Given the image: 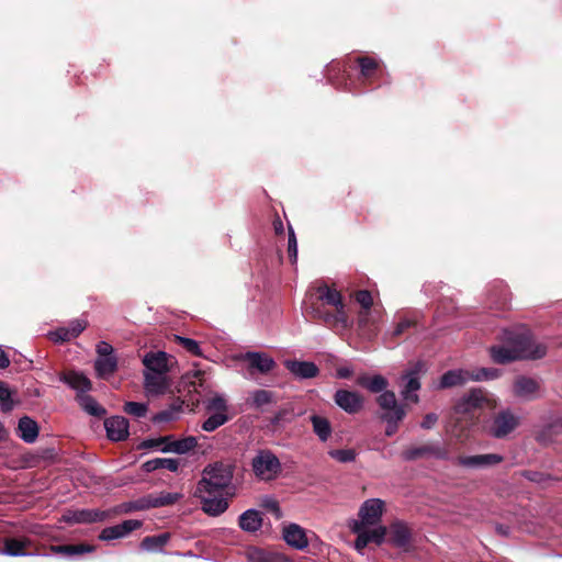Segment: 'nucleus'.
I'll return each instance as SVG.
<instances>
[{"label": "nucleus", "instance_id": "nucleus-1", "mask_svg": "<svg viewBox=\"0 0 562 562\" xmlns=\"http://www.w3.org/2000/svg\"><path fill=\"white\" fill-rule=\"evenodd\" d=\"M502 346L491 348L494 362L505 364L516 360H537L547 353V346L532 339L527 329L504 330Z\"/></svg>", "mask_w": 562, "mask_h": 562}, {"label": "nucleus", "instance_id": "nucleus-2", "mask_svg": "<svg viewBox=\"0 0 562 562\" xmlns=\"http://www.w3.org/2000/svg\"><path fill=\"white\" fill-rule=\"evenodd\" d=\"M385 503L381 498H369L362 503L359 508V519L353 520L350 529L357 535L355 549L362 553L370 542L378 546L384 542L386 536V527L380 525Z\"/></svg>", "mask_w": 562, "mask_h": 562}, {"label": "nucleus", "instance_id": "nucleus-3", "mask_svg": "<svg viewBox=\"0 0 562 562\" xmlns=\"http://www.w3.org/2000/svg\"><path fill=\"white\" fill-rule=\"evenodd\" d=\"M233 471L231 467L223 463L207 465L202 473L196 488L199 493L217 492L221 493L232 482Z\"/></svg>", "mask_w": 562, "mask_h": 562}, {"label": "nucleus", "instance_id": "nucleus-4", "mask_svg": "<svg viewBox=\"0 0 562 562\" xmlns=\"http://www.w3.org/2000/svg\"><path fill=\"white\" fill-rule=\"evenodd\" d=\"M255 475L262 481L274 480L281 472L279 458L268 449L258 450L251 460Z\"/></svg>", "mask_w": 562, "mask_h": 562}, {"label": "nucleus", "instance_id": "nucleus-5", "mask_svg": "<svg viewBox=\"0 0 562 562\" xmlns=\"http://www.w3.org/2000/svg\"><path fill=\"white\" fill-rule=\"evenodd\" d=\"M520 424V417L509 408L502 409L493 416L487 432L490 436L502 439L513 432Z\"/></svg>", "mask_w": 562, "mask_h": 562}, {"label": "nucleus", "instance_id": "nucleus-6", "mask_svg": "<svg viewBox=\"0 0 562 562\" xmlns=\"http://www.w3.org/2000/svg\"><path fill=\"white\" fill-rule=\"evenodd\" d=\"M487 402L485 393L481 389H472L469 393L461 396L454 404V413L473 419Z\"/></svg>", "mask_w": 562, "mask_h": 562}, {"label": "nucleus", "instance_id": "nucleus-7", "mask_svg": "<svg viewBox=\"0 0 562 562\" xmlns=\"http://www.w3.org/2000/svg\"><path fill=\"white\" fill-rule=\"evenodd\" d=\"M405 461H413L420 458H435L438 460H448L449 452L447 448L439 443H429L419 447H412L403 452Z\"/></svg>", "mask_w": 562, "mask_h": 562}, {"label": "nucleus", "instance_id": "nucleus-8", "mask_svg": "<svg viewBox=\"0 0 562 562\" xmlns=\"http://www.w3.org/2000/svg\"><path fill=\"white\" fill-rule=\"evenodd\" d=\"M313 316L322 319L329 328L341 331L352 326L347 311H336V313L323 312L319 308H313Z\"/></svg>", "mask_w": 562, "mask_h": 562}, {"label": "nucleus", "instance_id": "nucleus-9", "mask_svg": "<svg viewBox=\"0 0 562 562\" xmlns=\"http://www.w3.org/2000/svg\"><path fill=\"white\" fill-rule=\"evenodd\" d=\"M217 492L199 493L198 490L194 492V495L201 501L203 512L210 516H218L228 507L227 501L217 497Z\"/></svg>", "mask_w": 562, "mask_h": 562}, {"label": "nucleus", "instance_id": "nucleus-10", "mask_svg": "<svg viewBox=\"0 0 562 562\" xmlns=\"http://www.w3.org/2000/svg\"><path fill=\"white\" fill-rule=\"evenodd\" d=\"M109 517L108 512L99 509L69 510L63 515V520L68 524H91L103 521Z\"/></svg>", "mask_w": 562, "mask_h": 562}, {"label": "nucleus", "instance_id": "nucleus-11", "mask_svg": "<svg viewBox=\"0 0 562 562\" xmlns=\"http://www.w3.org/2000/svg\"><path fill=\"white\" fill-rule=\"evenodd\" d=\"M142 526V521L136 519L124 520L122 524L104 528L99 539L102 541H111L121 539L128 536L132 531L138 529Z\"/></svg>", "mask_w": 562, "mask_h": 562}, {"label": "nucleus", "instance_id": "nucleus-12", "mask_svg": "<svg viewBox=\"0 0 562 562\" xmlns=\"http://www.w3.org/2000/svg\"><path fill=\"white\" fill-rule=\"evenodd\" d=\"M560 426L559 417L551 416L537 430L536 440L542 446L554 442L558 436L562 434Z\"/></svg>", "mask_w": 562, "mask_h": 562}, {"label": "nucleus", "instance_id": "nucleus-13", "mask_svg": "<svg viewBox=\"0 0 562 562\" xmlns=\"http://www.w3.org/2000/svg\"><path fill=\"white\" fill-rule=\"evenodd\" d=\"M106 436L112 441H122L128 437V420L123 416H112L104 420Z\"/></svg>", "mask_w": 562, "mask_h": 562}, {"label": "nucleus", "instance_id": "nucleus-14", "mask_svg": "<svg viewBox=\"0 0 562 562\" xmlns=\"http://www.w3.org/2000/svg\"><path fill=\"white\" fill-rule=\"evenodd\" d=\"M283 539L292 548L304 550L308 546L305 530L297 524L291 522L283 527Z\"/></svg>", "mask_w": 562, "mask_h": 562}, {"label": "nucleus", "instance_id": "nucleus-15", "mask_svg": "<svg viewBox=\"0 0 562 562\" xmlns=\"http://www.w3.org/2000/svg\"><path fill=\"white\" fill-rule=\"evenodd\" d=\"M504 460L503 456L497 453L476 454L470 457H459L458 464L464 468H488L501 463Z\"/></svg>", "mask_w": 562, "mask_h": 562}, {"label": "nucleus", "instance_id": "nucleus-16", "mask_svg": "<svg viewBox=\"0 0 562 562\" xmlns=\"http://www.w3.org/2000/svg\"><path fill=\"white\" fill-rule=\"evenodd\" d=\"M334 400L337 406L349 414L357 413L363 405V400L359 394L347 390H338Z\"/></svg>", "mask_w": 562, "mask_h": 562}, {"label": "nucleus", "instance_id": "nucleus-17", "mask_svg": "<svg viewBox=\"0 0 562 562\" xmlns=\"http://www.w3.org/2000/svg\"><path fill=\"white\" fill-rule=\"evenodd\" d=\"M169 356L165 351H150L147 352L142 362L145 367L144 372L153 373H168L169 371Z\"/></svg>", "mask_w": 562, "mask_h": 562}, {"label": "nucleus", "instance_id": "nucleus-18", "mask_svg": "<svg viewBox=\"0 0 562 562\" xmlns=\"http://www.w3.org/2000/svg\"><path fill=\"white\" fill-rule=\"evenodd\" d=\"M284 366L300 380L312 379L319 373L318 367L312 361L285 360Z\"/></svg>", "mask_w": 562, "mask_h": 562}, {"label": "nucleus", "instance_id": "nucleus-19", "mask_svg": "<svg viewBox=\"0 0 562 562\" xmlns=\"http://www.w3.org/2000/svg\"><path fill=\"white\" fill-rule=\"evenodd\" d=\"M168 386L167 373L144 372V389L148 395H161Z\"/></svg>", "mask_w": 562, "mask_h": 562}, {"label": "nucleus", "instance_id": "nucleus-20", "mask_svg": "<svg viewBox=\"0 0 562 562\" xmlns=\"http://www.w3.org/2000/svg\"><path fill=\"white\" fill-rule=\"evenodd\" d=\"M241 360L248 361L251 369L260 373H268L276 367V361L263 352L248 351L240 356Z\"/></svg>", "mask_w": 562, "mask_h": 562}, {"label": "nucleus", "instance_id": "nucleus-21", "mask_svg": "<svg viewBox=\"0 0 562 562\" xmlns=\"http://www.w3.org/2000/svg\"><path fill=\"white\" fill-rule=\"evenodd\" d=\"M513 387L514 394L526 401L536 398L539 391L538 382L527 376L517 378Z\"/></svg>", "mask_w": 562, "mask_h": 562}, {"label": "nucleus", "instance_id": "nucleus-22", "mask_svg": "<svg viewBox=\"0 0 562 562\" xmlns=\"http://www.w3.org/2000/svg\"><path fill=\"white\" fill-rule=\"evenodd\" d=\"M59 380L66 383L77 394H87L91 390V381L81 372L70 371L60 375Z\"/></svg>", "mask_w": 562, "mask_h": 562}, {"label": "nucleus", "instance_id": "nucleus-23", "mask_svg": "<svg viewBox=\"0 0 562 562\" xmlns=\"http://www.w3.org/2000/svg\"><path fill=\"white\" fill-rule=\"evenodd\" d=\"M198 446V438L194 436H188L178 440H169L167 445L160 448L164 453L173 452L178 454H184L193 450Z\"/></svg>", "mask_w": 562, "mask_h": 562}, {"label": "nucleus", "instance_id": "nucleus-24", "mask_svg": "<svg viewBox=\"0 0 562 562\" xmlns=\"http://www.w3.org/2000/svg\"><path fill=\"white\" fill-rule=\"evenodd\" d=\"M18 436L26 443H33L38 437V425L29 416L20 418Z\"/></svg>", "mask_w": 562, "mask_h": 562}, {"label": "nucleus", "instance_id": "nucleus-25", "mask_svg": "<svg viewBox=\"0 0 562 562\" xmlns=\"http://www.w3.org/2000/svg\"><path fill=\"white\" fill-rule=\"evenodd\" d=\"M390 540L397 548L407 547L411 541V531L408 527L401 521L392 524L390 527Z\"/></svg>", "mask_w": 562, "mask_h": 562}, {"label": "nucleus", "instance_id": "nucleus-26", "mask_svg": "<svg viewBox=\"0 0 562 562\" xmlns=\"http://www.w3.org/2000/svg\"><path fill=\"white\" fill-rule=\"evenodd\" d=\"M470 380V371L468 370H449L442 374L439 387L447 389L458 385H463Z\"/></svg>", "mask_w": 562, "mask_h": 562}, {"label": "nucleus", "instance_id": "nucleus-27", "mask_svg": "<svg viewBox=\"0 0 562 562\" xmlns=\"http://www.w3.org/2000/svg\"><path fill=\"white\" fill-rule=\"evenodd\" d=\"M317 293L321 301L334 306L336 311H346L342 296L336 289L324 284L317 288Z\"/></svg>", "mask_w": 562, "mask_h": 562}, {"label": "nucleus", "instance_id": "nucleus-28", "mask_svg": "<svg viewBox=\"0 0 562 562\" xmlns=\"http://www.w3.org/2000/svg\"><path fill=\"white\" fill-rule=\"evenodd\" d=\"M117 369V357H97L94 362V370L97 376L100 379H109L114 374Z\"/></svg>", "mask_w": 562, "mask_h": 562}, {"label": "nucleus", "instance_id": "nucleus-29", "mask_svg": "<svg viewBox=\"0 0 562 562\" xmlns=\"http://www.w3.org/2000/svg\"><path fill=\"white\" fill-rule=\"evenodd\" d=\"M31 544L29 539H5L1 553L10 557H24L29 555L25 549Z\"/></svg>", "mask_w": 562, "mask_h": 562}, {"label": "nucleus", "instance_id": "nucleus-30", "mask_svg": "<svg viewBox=\"0 0 562 562\" xmlns=\"http://www.w3.org/2000/svg\"><path fill=\"white\" fill-rule=\"evenodd\" d=\"M403 381H405V386L402 391V395L406 400H413L414 402H418V396L416 394L411 395V393H415L420 389V382L418 378V369L411 370L406 372L402 376Z\"/></svg>", "mask_w": 562, "mask_h": 562}, {"label": "nucleus", "instance_id": "nucleus-31", "mask_svg": "<svg viewBox=\"0 0 562 562\" xmlns=\"http://www.w3.org/2000/svg\"><path fill=\"white\" fill-rule=\"evenodd\" d=\"M179 467V460L173 458H155L143 463V470L148 473L158 469H167L171 472H177Z\"/></svg>", "mask_w": 562, "mask_h": 562}, {"label": "nucleus", "instance_id": "nucleus-32", "mask_svg": "<svg viewBox=\"0 0 562 562\" xmlns=\"http://www.w3.org/2000/svg\"><path fill=\"white\" fill-rule=\"evenodd\" d=\"M357 384L362 387H366L372 393H380L385 391L389 383L387 380L380 374H375L373 376L362 374L358 376Z\"/></svg>", "mask_w": 562, "mask_h": 562}, {"label": "nucleus", "instance_id": "nucleus-33", "mask_svg": "<svg viewBox=\"0 0 562 562\" xmlns=\"http://www.w3.org/2000/svg\"><path fill=\"white\" fill-rule=\"evenodd\" d=\"M262 524L260 513L256 509H247L239 516V527L248 532L257 531Z\"/></svg>", "mask_w": 562, "mask_h": 562}, {"label": "nucleus", "instance_id": "nucleus-34", "mask_svg": "<svg viewBox=\"0 0 562 562\" xmlns=\"http://www.w3.org/2000/svg\"><path fill=\"white\" fill-rule=\"evenodd\" d=\"M247 402L254 408H262L266 405L274 403L276 395L271 391L258 389L249 393Z\"/></svg>", "mask_w": 562, "mask_h": 562}, {"label": "nucleus", "instance_id": "nucleus-35", "mask_svg": "<svg viewBox=\"0 0 562 562\" xmlns=\"http://www.w3.org/2000/svg\"><path fill=\"white\" fill-rule=\"evenodd\" d=\"M310 419L313 426V431L318 437V439L323 442L327 441L331 435V426L329 420L319 415H312Z\"/></svg>", "mask_w": 562, "mask_h": 562}, {"label": "nucleus", "instance_id": "nucleus-36", "mask_svg": "<svg viewBox=\"0 0 562 562\" xmlns=\"http://www.w3.org/2000/svg\"><path fill=\"white\" fill-rule=\"evenodd\" d=\"M77 400L85 412L91 416L102 417L105 409L90 395L77 394Z\"/></svg>", "mask_w": 562, "mask_h": 562}, {"label": "nucleus", "instance_id": "nucleus-37", "mask_svg": "<svg viewBox=\"0 0 562 562\" xmlns=\"http://www.w3.org/2000/svg\"><path fill=\"white\" fill-rule=\"evenodd\" d=\"M94 547L90 544H67V546H54L52 547V551L54 553L64 554L67 557L83 554V553H91L94 551Z\"/></svg>", "mask_w": 562, "mask_h": 562}, {"label": "nucleus", "instance_id": "nucleus-38", "mask_svg": "<svg viewBox=\"0 0 562 562\" xmlns=\"http://www.w3.org/2000/svg\"><path fill=\"white\" fill-rule=\"evenodd\" d=\"M168 540H169L168 533L145 537L140 542V548L144 551H150V552L160 551L162 549V547L168 542Z\"/></svg>", "mask_w": 562, "mask_h": 562}, {"label": "nucleus", "instance_id": "nucleus-39", "mask_svg": "<svg viewBox=\"0 0 562 562\" xmlns=\"http://www.w3.org/2000/svg\"><path fill=\"white\" fill-rule=\"evenodd\" d=\"M182 495L180 493L160 492L158 495H149L151 508L162 507L177 503Z\"/></svg>", "mask_w": 562, "mask_h": 562}, {"label": "nucleus", "instance_id": "nucleus-40", "mask_svg": "<svg viewBox=\"0 0 562 562\" xmlns=\"http://www.w3.org/2000/svg\"><path fill=\"white\" fill-rule=\"evenodd\" d=\"M405 416L404 408H397L395 413H384L382 415V418L386 422V429L385 435L386 436H393L397 430V424L401 422Z\"/></svg>", "mask_w": 562, "mask_h": 562}, {"label": "nucleus", "instance_id": "nucleus-41", "mask_svg": "<svg viewBox=\"0 0 562 562\" xmlns=\"http://www.w3.org/2000/svg\"><path fill=\"white\" fill-rule=\"evenodd\" d=\"M378 403L385 413H395L397 408H403V406L397 405L395 394L392 391H383L378 397Z\"/></svg>", "mask_w": 562, "mask_h": 562}, {"label": "nucleus", "instance_id": "nucleus-42", "mask_svg": "<svg viewBox=\"0 0 562 562\" xmlns=\"http://www.w3.org/2000/svg\"><path fill=\"white\" fill-rule=\"evenodd\" d=\"M499 375V370L494 368H480L470 371L471 381H491L497 379Z\"/></svg>", "mask_w": 562, "mask_h": 562}, {"label": "nucleus", "instance_id": "nucleus-43", "mask_svg": "<svg viewBox=\"0 0 562 562\" xmlns=\"http://www.w3.org/2000/svg\"><path fill=\"white\" fill-rule=\"evenodd\" d=\"M15 402L12 397V391L8 385L0 381V408L3 413L11 412L14 408Z\"/></svg>", "mask_w": 562, "mask_h": 562}, {"label": "nucleus", "instance_id": "nucleus-44", "mask_svg": "<svg viewBox=\"0 0 562 562\" xmlns=\"http://www.w3.org/2000/svg\"><path fill=\"white\" fill-rule=\"evenodd\" d=\"M228 420V417L225 413L217 412L211 415L202 424V429L204 431L211 432L224 425Z\"/></svg>", "mask_w": 562, "mask_h": 562}, {"label": "nucleus", "instance_id": "nucleus-45", "mask_svg": "<svg viewBox=\"0 0 562 562\" xmlns=\"http://www.w3.org/2000/svg\"><path fill=\"white\" fill-rule=\"evenodd\" d=\"M151 508L149 495L142 497L136 501L127 502L122 504L121 510L124 513L135 512V510H146Z\"/></svg>", "mask_w": 562, "mask_h": 562}, {"label": "nucleus", "instance_id": "nucleus-46", "mask_svg": "<svg viewBox=\"0 0 562 562\" xmlns=\"http://www.w3.org/2000/svg\"><path fill=\"white\" fill-rule=\"evenodd\" d=\"M249 559L251 562H291L282 555H269L261 550H254L250 552Z\"/></svg>", "mask_w": 562, "mask_h": 562}, {"label": "nucleus", "instance_id": "nucleus-47", "mask_svg": "<svg viewBox=\"0 0 562 562\" xmlns=\"http://www.w3.org/2000/svg\"><path fill=\"white\" fill-rule=\"evenodd\" d=\"M147 409L148 407L145 403L126 402L124 405V412L135 417H144Z\"/></svg>", "mask_w": 562, "mask_h": 562}, {"label": "nucleus", "instance_id": "nucleus-48", "mask_svg": "<svg viewBox=\"0 0 562 562\" xmlns=\"http://www.w3.org/2000/svg\"><path fill=\"white\" fill-rule=\"evenodd\" d=\"M358 63L361 76L364 78H369L378 68V61L369 57H361L358 59Z\"/></svg>", "mask_w": 562, "mask_h": 562}, {"label": "nucleus", "instance_id": "nucleus-49", "mask_svg": "<svg viewBox=\"0 0 562 562\" xmlns=\"http://www.w3.org/2000/svg\"><path fill=\"white\" fill-rule=\"evenodd\" d=\"M328 453L333 459L341 463L352 462L356 459V452L352 449L331 450Z\"/></svg>", "mask_w": 562, "mask_h": 562}, {"label": "nucleus", "instance_id": "nucleus-50", "mask_svg": "<svg viewBox=\"0 0 562 562\" xmlns=\"http://www.w3.org/2000/svg\"><path fill=\"white\" fill-rule=\"evenodd\" d=\"M176 338L188 352L193 356H202V350L196 340L181 336H176Z\"/></svg>", "mask_w": 562, "mask_h": 562}, {"label": "nucleus", "instance_id": "nucleus-51", "mask_svg": "<svg viewBox=\"0 0 562 562\" xmlns=\"http://www.w3.org/2000/svg\"><path fill=\"white\" fill-rule=\"evenodd\" d=\"M288 254L291 262L294 265L297 260V240L291 226L289 227Z\"/></svg>", "mask_w": 562, "mask_h": 562}, {"label": "nucleus", "instance_id": "nucleus-52", "mask_svg": "<svg viewBox=\"0 0 562 562\" xmlns=\"http://www.w3.org/2000/svg\"><path fill=\"white\" fill-rule=\"evenodd\" d=\"M87 327V322L85 319H74L67 326L69 335L71 338L78 337Z\"/></svg>", "mask_w": 562, "mask_h": 562}, {"label": "nucleus", "instance_id": "nucleus-53", "mask_svg": "<svg viewBox=\"0 0 562 562\" xmlns=\"http://www.w3.org/2000/svg\"><path fill=\"white\" fill-rule=\"evenodd\" d=\"M48 336L54 342H64L72 339L67 327H60L54 331H49Z\"/></svg>", "mask_w": 562, "mask_h": 562}, {"label": "nucleus", "instance_id": "nucleus-54", "mask_svg": "<svg viewBox=\"0 0 562 562\" xmlns=\"http://www.w3.org/2000/svg\"><path fill=\"white\" fill-rule=\"evenodd\" d=\"M171 439L170 436L154 438V439H146L140 445L139 448L143 449H151V448H159L161 445H167L168 441Z\"/></svg>", "mask_w": 562, "mask_h": 562}, {"label": "nucleus", "instance_id": "nucleus-55", "mask_svg": "<svg viewBox=\"0 0 562 562\" xmlns=\"http://www.w3.org/2000/svg\"><path fill=\"white\" fill-rule=\"evenodd\" d=\"M356 301L368 312L372 306L371 293L367 290H361L356 293Z\"/></svg>", "mask_w": 562, "mask_h": 562}, {"label": "nucleus", "instance_id": "nucleus-56", "mask_svg": "<svg viewBox=\"0 0 562 562\" xmlns=\"http://www.w3.org/2000/svg\"><path fill=\"white\" fill-rule=\"evenodd\" d=\"M178 413H179V409H177V408H170V409L162 411L154 417V422H157V423L171 422L177 418Z\"/></svg>", "mask_w": 562, "mask_h": 562}, {"label": "nucleus", "instance_id": "nucleus-57", "mask_svg": "<svg viewBox=\"0 0 562 562\" xmlns=\"http://www.w3.org/2000/svg\"><path fill=\"white\" fill-rule=\"evenodd\" d=\"M206 407H207V409H215V411L222 412V413H225V411L227 408L226 401L224 400V397H222L220 395H216L213 398H211Z\"/></svg>", "mask_w": 562, "mask_h": 562}, {"label": "nucleus", "instance_id": "nucleus-58", "mask_svg": "<svg viewBox=\"0 0 562 562\" xmlns=\"http://www.w3.org/2000/svg\"><path fill=\"white\" fill-rule=\"evenodd\" d=\"M413 326V322L408 318H404L397 323L394 329L390 333L391 337L395 338L401 336L406 329Z\"/></svg>", "mask_w": 562, "mask_h": 562}, {"label": "nucleus", "instance_id": "nucleus-59", "mask_svg": "<svg viewBox=\"0 0 562 562\" xmlns=\"http://www.w3.org/2000/svg\"><path fill=\"white\" fill-rule=\"evenodd\" d=\"M98 357H110L115 356L113 347L106 341H100L97 345Z\"/></svg>", "mask_w": 562, "mask_h": 562}, {"label": "nucleus", "instance_id": "nucleus-60", "mask_svg": "<svg viewBox=\"0 0 562 562\" xmlns=\"http://www.w3.org/2000/svg\"><path fill=\"white\" fill-rule=\"evenodd\" d=\"M437 422L438 415L435 413H429L424 417L423 422L420 423V427L424 429H431Z\"/></svg>", "mask_w": 562, "mask_h": 562}, {"label": "nucleus", "instance_id": "nucleus-61", "mask_svg": "<svg viewBox=\"0 0 562 562\" xmlns=\"http://www.w3.org/2000/svg\"><path fill=\"white\" fill-rule=\"evenodd\" d=\"M336 373L339 379H347L352 374V369L349 367H341L337 369Z\"/></svg>", "mask_w": 562, "mask_h": 562}, {"label": "nucleus", "instance_id": "nucleus-62", "mask_svg": "<svg viewBox=\"0 0 562 562\" xmlns=\"http://www.w3.org/2000/svg\"><path fill=\"white\" fill-rule=\"evenodd\" d=\"M10 364V360L3 349L0 347V369H4Z\"/></svg>", "mask_w": 562, "mask_h": 562}, {"label": "nucleus", "instance_id": "nucleus-63", "mask_svg": "<svg viewBox=\"0 0 562 562\" xmlns=\"http://www.w3.org/2000/svg\"><path fill=\"white\" fill-rule=\"evenodd\" d=\"M273 226H274V231L277 234L283 233V224H282L281 220L274 221Z\"/></svg>", "mask_w": 562, "mask_h": 562}, {"label": "nucleus", "instance_id": "nucleus-64", "mask_svg": "<svg viewBox=\"0 0 562 562\" xmlns=\"http://www.w3.org/2000/svg\"><path fill=\"white\" fill-rule=\"evenodd\" d=\"M367 317H368V313H367V312H366V314H363V315L361 314V315L359 316V321H358V322H359V326H361V327H362V326H364V325H366V323H367Z\"/></svg>", "mask_w": 562, "mask_h": 562}]
</instances>
